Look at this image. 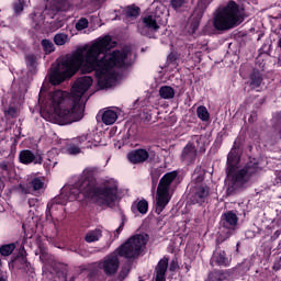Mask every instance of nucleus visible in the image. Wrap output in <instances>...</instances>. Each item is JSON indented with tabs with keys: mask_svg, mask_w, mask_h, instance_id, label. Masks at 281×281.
Segmentation results:
<instances>
[{
	"mask_svg": "<svg viewBox=\"0 0 281 281\" xmlns=\"http://www.w3.org/2000/svg\"><path fill=\"white\" fill-rule=\"evenodd\" d=\"M93 77L83 76L76 79L72 91L76 100L69 97L67 91L55 90L48 93L47 104L55 115L60 126L80 122L85 117V109L80 105V99L91 89Z\"/></svg>",
	"mask_w": 281,
	"mask_h": 281,
	"instance_id": "obj_1",
	"label": "nucleus"
},
{
	"mask_svg": "<svg viewBox=\"0 0 281 281\" xmlns=\"http://www.w3.org/2000/svg\"><path fill=\"white\" fill-rule=\"evenodd\" d=\"M240 145L234 142L231 151L227 155L226 161V178L228 181L226 188L227 196H234L236 192H240V190H245L247 184L258 172H260V164L256 158H252L244 164L241 167H236L240 164Z\"/></svg>",
	"mask_w": 281,
	"mask_h": 281,
	"instance_id": "obj_2",
	"label": "nucleus"
},
{
	"mask_svg": "<svg viewBox=\"0 0 281 281\" xmlns=\"http://www.w3.org/2000/svg\"><path fill=\"white\" fill-rule=\"evenodd\" d=\"M114 47H117V42L113 41L111 35H104L95 40L87 50L86 56L92 59L94 65H101L110 71L112 69H128L132 65L131 61H126L131 53L128 49H115L110 55H104L100 59L101 54H106V52H111Z\"/></svg>",
	"mask_w": 281,
	"mask_h": 281,
	"instance_id": "obj_3",
	"label": "nucleus"
},
{
	"mask_svg": "<svg viewBox=\"0 0 281 281\" xmlns=\"http://www.w3.org/2000/svg\"><path fill=\"white\" fill-rule=\"evenodd\" d=\"M146 245H148V235L146 234H136L130 237L124 244L100 261V269H102L106 278H113L120 271V258L137 260L142 256V251L146 249Z\"/></svg>",
	"mask_w": 281,
	"mask_h": 281,
	"instance_id": "obj_4",
	"label": "nucleus"
},
{
	"mask_svg": "<svg viewBox=\"0 0 281 281\" xmlns=\"http://www.w3.org/2000/svg\"><path fill=\"white\" fill-rule=\"evenodd\" d=\"M97 171L95 167L86 168L75 187L89 201H102L104 205H113L117 201V184L104 183L98 186Z\"/></svg>",
	"mask_w": 281,
	"mask_h": 281,
	"instance_id": "obj_5",
	"label": "nucleus"
},
{
	"mask_svg": "<svg viewBox=\"0 0 281 281\" xmlns=\"http://www.w3.org/2000/svg\"><path fill=\"white\" fill-rule=\"evenodd\" d=\"M243 14H240V7L236 1L229 0L223 8L217 9L213 18V26L218 32L234 30L237 25L243 23Z\"/></svg>",
	"mask_w": 281,
	"mask_h": 281,
	"instance_id": "obj_6",
	"label": "nucleus"
},
{
	"mask_svg": "<svg viewBox=\"0 0 281 281\" xmlns=\"http://www.w3.org/2000/svg\"><path fill=\"white\" fill-rule=\"evenodd\" d=\"M85 63V50L82 48L77 49L72 55L66 57L65 60L61 61L64 67V71H59L55 69L49 75V82L55 87L65 82L72 76H76L78 71H82V64Z\"/></svg>",
	"mask_w": 281,
	"mask_h": 281,
	"instance_id": "obj_7",
	"label": "nucleus"
},
{
	"mask_svg": "<svg viewBox=\"0 0 281 281\" xmlns=\"http://www.w3.org/2000/svg\"><path fill=\"white\" fill-rule=\"evenodd\" d=\"M94 63L95 61H93L92 58L83 55L81 74H91V71H95L99 89H111V87H113V80H115V75H113L111 70H106L102 65Z\"/></svg>",
	"mask_w": 281,
	"mask_h": 281,
	"instance_id": "obj_8",
	"label": "nucleus"
},
{
	"mask_svg": "<svg viewBox=\"0 0 281 281\" xmlns=\"http://www.w3.org/2000/svg\"><path fill=\"white\" fill-rule=\"evenodd\" d=\"M155 157H157V153L151 150L150 147L133 149L126 155L127 161L134 166L146 164V161L151 162L155 160Z\"/></svg>",
	"mask_w": 281,
	"mask_h": 281,
	"instance_id": "obj_9",
	"label": "nucleus"
},
{
	"mask_svg": "<svg viewBox=\"0 0 281 281\" xmlns=\"http://www.w3.org/2000/svg\"><path fill=\"white\" fill-rule=\"evenodd\" d=\"M159 27L155 15H146L143 18V24H138L137 30L142 36L153 38L155 32H159Z\"/></svg>",
	"mask_w": 281,
	"mask_h": 281,
	"instance_id": "obj_10",
	"label": "nucleus"
},
{
	"mask_svg": "<svg viewBox=\"0 0 281 281\" xmlns=\"http://www.w3.org/2000/svg\"><path fill=\"white\" fill-rule=\"evenodd\" d=\"M224 240L223 237H217L216 239V250L213 252L210 261L212 267H229L232 262L229 258H227V252L221 250V245Z\"/></svg>",
	"mask_w": 281,
	"mask_h": 281,
	"instance_id": "obj_11",
	"label": "nucleus"
},
{
	"mask_svg": "<svg viewBox=\"0 0 281 281\" xmlns=\"http://www.w3.org/2000/svg\"><path fill=\"white\" fill-rule=\"evenodd\" d=\"M19 161L24 166H30V164H34V166L43 165V155L34 154V151L30 149H23L19 154Z\"/></svg>",
	"mask_w": 281,
	"mask_h": 281,
	"instance_id": "obj_12",
	"label": "nucleus"
},
{
	"mask_svg": "<svg viewBox=\"0 0 281 281\" xmlns=\"http://www.w3.org/2000/svg\"><path fill=\"white\" fill-rule=\"evenodd\" d=\"M210 196V187L206 184L198 186L191 196L192 205H205Z\"/></svg>",
	"mask_w": 281,
	"mask_h": 281,
	"instance_id": "obj_13",
	"label": "nucleus"
},
{
	"mask_svg": "<svg viewBox=\"0 0 281 281\" xmlns=\"http://www.w3.org/2000/svg\"><path fill=\"white\" fill-rule=\"evenodd\" d=\"M196 155H199V151L194 143H188L182 149L180 159L181 161H186L187 166H191V164L196 161Z\"/></svg>",
	"mask_w": 281,
	"mask_h": 281,
	"instance_id": "obj_14",
	"label": "nucleus"
},
{
	"mask_svg": "<svg viewBox=\"0 0 281 281\" xmlns=\"http://www.w3.org/2000/svg\"><path fill=\"white\" fill-rule=\"evenodd\" d=\"M170 203V191L157 188L156 191V212L161 214L166 210V205Z\"/></svg>",
	"mask_w": 281,
	"mask_h": 281,
	"instance_id": "obj_15",
	"label": "nucleus"
},
{
	"mask_svg": "<svg viewBox=\"0 0 281 281\" xmlns=\"http://www.w3.org/2000/svg\"><path fill=\"white\" fill-rule=\"evenodd\" d=\"M45 188V182L41 178H33L27 186L20 184V189L23 194H31L32 192H38Z\"/></svg>",
	"mask_w": 281,
	"mask_h": 281,
	"instance_id": "obj_16",
	"label": "nucleus"
},
{
	"mask_svg": "<svg viewBox=\"0 0 281 281\" xmlns=\"http://www.w3.org/2000/svg\"><path fill=\"white\" fill-rule=\"evenodd\" d=\"M221 225L225 229H235L238 225V215L234 211H227L222 215Z\"/></svg>",
	"mask_w": 281,
	"mask_h": 281,
	"instance_id": "obj_17",
	"label": "nucleus"
},
{
	"mask_svg": "<svg viewBox=\"0 0 281 281\" xmlns=\"http://www.w3.org/2000/svg\"><path fill=\"white\" fill-rule=\"evenodd\" d=\"M170 259L168 257H164L160 259L155 268V281H166V273H168V262Z\"/></svg>",
	"mask_w": 281,
	"mask_h": 281,
	"instance_id": "obj_18",
	"label": "nucleus"
},
{
	"mask_svg": "<svg viewBox=\"0 0 281 281\" xmlns=\"http://www.w3.org/2000/svg\"><path fill=\"white\" fill-rule=\"evenodd\" d=\"M178 175L179 173L177 171H170L165 173L160 179L157 188L170 192V186H172V181L177 179Z\"/></svg>",
	"mask_w": 281,
	"mask_h": 281,
	"instance_id": "obj_19",
	"label": "nucleus"
},
{
	"mask_svg": "<svg viewBox=\"0 0 281 281\" xmlns=\"http://www.w3.org/2000/svg\"><path fill=\"white\" fill-rule=\"evenodd\" d=\"M228 273V280H238V278H243L245 273H247V269L245 268V263H238L236 267L226 270Z\"/></svg>",
	"mask_w": 281,
	"mask_h": 281,
	"instance_id": "obj_20",
	"label": "nucleus"
},
{
	"mask_svg": "<svg viewBox=\"0 0 281 281\" xmlns=\"http://www.w3.org/2000/svg\"><path fill=\"white\" fill-rule=\"evenodd\" d=\"M265 79L262 78V74H260V70H254L250 75H249V88L250 89H260L262 81Z\"/></svg>",
	"mask_w": 281,
	"mask_h": 281,
	"instance_id": "obj_21",
	"label": "nucleus"
},
{
	"mask_svg": "<svg viewBox=\"0 0 281 281\" xmlns=\"http://www.w3.org/2000/svg\"><path fill=\"white\" fill-rule=\"evenodd\" d=\"M133 270V262L131 261H125L122 266L121 269L115 278V281H124L128 278L131 274V271Z\"/></svg>",
	"mask_w": 281,
	"mask_h": 281,
	"instance_id": "obj_22",
	"label": "nucleus"
},
{
	"mask_svg": "<svg viewBox=\"0 0 281 281\" xmlns=\"http://www.w3.org/2000/svg\"><path fill=\"white\" fill-rule=\"evenodd\" d=\"M205 281H229V274L227 270H214L209 273Z\"/></svg>",
	"mask_w": 281,
	"mask_h": 281,
	"instance_id": "obj_23",
	"label": "nucleus"
},
{
	"mask_svg": "<svg viewBox=\"0 0 281 281\" xmlns=\"http://www.w3.org/2000/svg\"><path fill=\"white\" fill-rule=\"evenodd\" d=\"M101 120L105 126H111L117 122V112L113 110H105L101 115Z\"/></svg>",
	"mask_w": 281,
	"mask_h": 281,
	"instance_id": "obj_24",
	"label": "nucleus"
},
{
	"mask_svg": "<svg viewBox=\"0 0 281 281\" xmlns=\"http://www.w3.org/2000/svg\"><path fill=\"white\" fill-rule=\"evenodd\" d=\"M123 14L126 19H137L142 14V9L136 4H130L123 9Z\"/></svg>",
	"mask_w": 281,
	"mask_h": 281,
	"instance_id": "obj_25",
	"label": "nucleus"
},
{
	"mask_svg": "<svg viewBox=\"0 0 281 281\" xmlns=\"http://www.w3.org/2000/svg\"><path fill=\"white\" fill-rule=\"evenodd\" d=\"M132 212L135 214V212H138L139 214H148V201L146 200H139L136 204L134 203L132 205Z\"/></svg>",
	"mask_w": 281,
	"mask_h": 281,
	"instance_id": "obj_26",
	"label": "nucleus"
},
{
	"mask_svg": "<svg viewBox=\"0 0 281 281\" xmlns=\"http://www.w3.org/2000/svg\"><path fill=\"white\" fill-rule=\"evenodd\" d=\"M159 95L162 100H172V98H175V88L170 86H162L159 89Z\"/></svg>",
	"mask_w": 281,
	"mask_h": 281,
	"instance_id": "obj_27",
	"label": "nucleus"
},
{
	"mask_svg": "<svg viewBox=\"0 0 281 281\" xmlns=\"http://www.w3.org/2000/svg\"><path fill=\"white\" fill-rule=\"evenodd\" d=\"M102 238V231L97 228L94 231H90L86 234L85 240L86 243H98Z\"/></svg>",
	"mask_w": 281,
	"mask_h": 281,
	"instance_id": "obj_28",
	"label": "nucleus"
},
{
	"mask_svg": "<svg viewBox=\"0 0 281 281\" xmlns=\"http://www.w3.org/2000/svg\"><path fill=\"white\" fill-rule=\"evenodd\" d=\"M31 19H32V27L34 30H41V26L43 25V23L45 22V18L43 16V14H32L31 15Z\"/></svg>",
	"mask_w": 281,
	"mask_h": 281,
	"instance_id": "obj_29",
	"label": "nucleus"
},
{
	"mask_svg": "<svg viewBox=\"0 0 281 281\" xmlns=\"http://www.w3.org/2000/svg\"><path fill=\"white\" fill-rule=\"evenodd\" d=\"M41 45L43 47V52L46 55L53 54V52H56V46L54 45V42H52L50 40H42Z\"/></svg>",
	"mask_w": 281,
	"mask_h": 281,
	"instance_id": "obj_30",
	"label": "nucleus"
},
{
	"mask_svg": "<svg viewBox=\"0 0 281 281\" xmlns=\"http://www.w3.org/2000/svg\"><path fill=\"white\" fill-rule=\"evenodd\" d=\"M196 115H198L199 120H201L202 122L210 121V112L207 111V108H205L204 105L198 106Z\"/></svg>",
	"mask_w": 281,
	"mask_h": 281,
	"instance_id": "obj_31",
	"label": "nucleus"
},
{
	"mask_svg": "<svg viewBox=\"0 0 281 281\" xmlns=\"http://www.w3.org/2000/svg\"><path fill=\"white\" fill-rule=\"evenodd\" d=\"M16 249V244H4L0 247L1 256H12V252Z\"/></svg>",
	"mask_w": 281,
	"mask_h": 281,
	"instance_id": "obj_32",
	"label": "nucleus"
},
{
	"mask_svg": "<svg viewBox=\"0 0 281 281\" xmlns=\"http://www.w3.org/2000/svg\"><path fill=\"white\" fill-rule=\"evenodd\" d=\"M69 36L65 33H57L55 36H54V43L55 45L57 46H63L67 43Z\"/></svg>",
	"mask_w": 281,
	"mask_h": 281,
	"instance_id": "obj_33",
	"label": "nucleus"
},
{
	"mask_svg": "<svg viewBox=\"0 0 281 281\" xmlns=\"http://www.w3.org/2000/svg\"><path fill=\"white\" fill-rule=\"evenodd\" d=\"M88 137L87 135L78 136L77 138H74L75 144H78L80 148H91V144L87 142Z\"/></svg>",
	"mask_w": 281,
	"mask_h": 281,
	"instance_id": "obj_34",
	"label": "nucleus"
},
{
	"mask_svg": "<svg viewBox=\"0 0 281 281\" xmlns=\"http://www.w3.org/2000/svg\"><path fill=\"white\" fill-rule=\"evenodd\" d=\"M77 32H82V30H87L89 27V20L87 18H80L75 24Z\"/></svg>",
	"mask_w": 281,
	"mask_h": 281,
	"instance_id": "obj_35",
	"label": "nucleus"
},
{
	"mask_svg": "<svg viewBox=\"0 0 281 281\" xmlns=\"http://www.w3.org/2000/svg\"><path fill=\"white\" fill-rule=\"evenodd\" d=\"M186 3V0H171L170 1V5L173 10H179L181 8H183Z\"/></svg>",
	"mask_w": 281,
	"mask_h": 281,
	"instance_id": "obj_36",
	"label": "nucleus"
},
{
	"mask_svg": "<svg viewBox=\"0 0 281 281\" xmlns=\"http://www.w3.org/2000/svg\"><path fill=\"white\" fill-rule=\"evenodd\" d=\"M26 66L32 67V69H34L36 67V56L27 55L26 56Z\"/></svg>",
	"mask_w": 281,
	"mask_h": 281,
	"instance_id": "obj_37",
	"label": "nucleus"
},
{
	"mask_svg": "<svg viewBox=\"0 0 281 281\" xmlns=\"http://www.w3.org/2000/svg\"><path fill=\"white\" fill-rule=\"evenodd\" d=\"M177 60H179V57L177 56L176 53H170L167 57L168 65H176Z\"/></svg>",
	"mask_w": 281,
	"mask_h": 281,
	"instance_id": "obj_38",
	"label": "nucleus"
},
{
	"mask_svg": "<svg viewBox=\"0 0 281 281\" xmlns=\"http://www.w3.org/2000/svg\"><path fill=\"white\" fill-rule=\"evenodd\" d=\"M0 170H2L3 172H10V170H12V166L10 165L9 161H1L0 162Z\"/></svg>",
	"mask_w": 281,
	"mask_h": 281,
	"instance_id": "obj_39",
	"label": "nucleus"
},
{
	"mask_svg": "<svg viewBox=\"0 0 281 281\" xmlns=\"http://www.w3.org/2000/svg\"><path fill=\"white\" fill-rule=\"evenodd\" d=\"M68 153H69V155H79V153H80V146L79 145H70L69 147H68Z\"/></svg>",
	"mask_w": 281,
	"mask_h": 281,
	"instance_id": "obj_40",
	"label": "nucleus"
},
{
	"mask_svg": "<svg viewBox=\"0 0 281 281\" xmlns=\"http://www.w3.org/2000/svg\"><path fill=\"white\" fill-rule=\"evenodd\" d=\"M177 269H179V259L175 257L170 262L169 271H177Z\"/></svg>",
	"mask_w": 281,
	"mask_h": 281,
	"instance_id": "obj_41",
	"label": "nucleus"
},
{
	"mask_svg": "<svg viewBox=\"0 0 281 281\" xmlns=\"http://www.w3.org/2000/svg\"><path fill=\"white\" fill-rule=\"evenodd\" d=\"M52 207H54V203H48L46 206V221L52 218Z\"/></svg>",
	"mask_w": 281,
	"mask_h": 281,
	"instance_id": "obj_42",
	"label": "nucleus"
},
{
	"mask_svg": "<svg viewBox=\"0 0 281 281\" xmlns=\"http://www.w3.org/2000/svg\"><path fill=\"white\" fill-rule=\"evenodd\" d=\"M124 231V222L114 231V238H120V234Z\"/></svg>",
	"mask_w": 281,
	"mask_h": 281,
	"instance_id": "obj_43",
	"label": "nucleus"
},
{
	"mask_svg": "<svg viewBox=\"0 0 281 281\" xmlns=\"http://www.w3.org/2000/svg\"><path fill=\"white\" fill-rule=\"evenodd\" d=\"M14 12L16 14H21V12H23V2H16L14 4Z\"/></svg>",
	"mask_w": 281,
	"mask_h": 281,
	"instance_id": "obj_44",
	"label": "nucleus"
},
{
	"mask_svg": "<svg viewBox=\"0 0 281 281\" xmlns=\"http://www.w3.org/2000/svg\"><path fill=\"white\" fill-rule=\"evenodd\" d=\"M256 120H258V113L257 112H251V114L248 117L249 124H254V122H256Z\"/></svg>",
	"mask_w": 281,
	"mask_h": 281,
	"instance_id": "obj_45",
	"label": "nucleus"
},
{
	"mask_svg": "<svg viewBox=\"0 0 281 281\" xmlns=\"http://www.w3.org/2000/svg\"><path fill=\"white\" fill-rule=\"evenodd\" d=\"M198 8H199L200 10H205V8H207V4L205 3V0H200V1L198 2Z\"/></svg>",
	"mask_w": 281,
	"mask_h": 281,
	"instance_id": "obj_46",
	"label": "nucleus"
},
{
	"mask_svg": "<svg viewBox=\"0 0 281 281\" xmlns=\"http://www.w3.org/2000/svg\"><path fill=\"white\" fill-rule=\"evenodd\" d=\"M37 202H38V199H36V198H30V199H29V205H30V207H34V205H36Z\"/></svg>",
	"mask_w": 281,
	"mask_h": 281,
	"instance_id": "obj_47",
	"label": "nucleus"
},
{
	"mask_svg": "<svg viewBox=\"0 0 281 281\" xmlns=\"http://www.w3.org/2000/svg\"><path fill=\"white\" fill-rule=\"evenodd\" d=\"M191 30H192V34H194V32H196V30H199V22H196V21L192 22Z\"/></svg>",
	"mask_w": 281,
	"mask_h": 281,
	"instance_id": "obj_48",
	"label": "nucleus"
},
{
	"mask_svg": "<svg viewBox=\"0 0 281 281\" xmlns=\"http://www.w3.org/2000/svg\"><path fill=\"white\" fill-rule=\"evenodd\" d=\"M20 256H21V258H22V262H23L24 265H27V257H25V255H23V252H20Z\"/></svg>",
	"mask_w": 281,
	"mask_h": 281,
	"instance_id": "obj_49",
	"label": "nucleus"
},
{
	"mask_svg": "<svg viewBox=\"0 0 281 281\" xmlns=\"http://www.w3.org/2000/svg\"><path fill=\"white\" fill-rule=\"evenodd\" d=\"M3 192V181L0 178V194Z\"/></svg>",
	"mask_w": 281,
	"mask_h": 281,
	"instance_id": "obj_50",
	"label": "nucleus"
},
{
	"mask_svg": "<svg viewBox=\"0 0 281 281\" xmlns=\"http://www.w3.org/2000/svg\"><path fill=\"white\" fill-rule=\"evenodd\" d=\"M88 278H89V281H95V277H93L92 274H89Z\"/></svg>",
	"mask_w": 281,
	"mask_h": 281,
	"instance_id": "obj_51",
	"label": "nucleus"
},
{
	"mask_svg": "<svg viewBox=\"0 0 281 281\" xmlns=\"http://www.w3.org/2000/svg\"><path fill=\"white\" fill-rule=\"evenodd\" d=\"M54 203H56L57 205H60L63 202L60 200H54Z\"/></svg>",
	"mask_w": 281,
	"mask_h": 281,
	"instance_id": "obj_52",
	"label": "nucleus"
},
{
	"mask_svg": "<svg viewBox=\"0 0 281 281\" xmlns=\"http://www.w3.org/2000/svg\"><path fill=\"white\" fill-rule=\"evenodd\" d=\"M63 278L65 281H67V273H63Z\"/></svg>",
	"mask_w": 281,
	"mask_h": 281,
	"instance_id": "obj_53",
	"label": "nucleus"
},
{
	"mask_svg": "<svg viewBox=\"0 0 281 281\" xmlns=\"http://www.w3.org/2000/svg\"><path fill=\"white\" fill-rule=\"evenodd\" d=\"M0 281H8V280H5V278H3V276H0Z\"/></svg>",
	"mask_w": 281,
	"mask_h": 281,
	"instance_id": "obj_54",
	"label": "nucleus"
},
{
	"mask_svg": "<svg viewBox=\"0 0 281 281\" xmlns=\"http://www.w3.org/2000/svg\"><path fill=\"white\" fill-rule=\"evenodd\" d=\"M274 234H276L277 236H280V231H277Z\"/></svg>",
	"mask_w": 281,
	"mask_h": 281,
	"instance_id": "obj_55",
	"label": "nucleus"
},
{
	"mask_svg": "<svg viewBox=\"0 0 281 281\" xmlns=\"http://www.w3.org/2000/svg\"><path fill=\"white\" fill-rule=\"evenodd\" d=\"M75 280H76V278H74V277L70 278V281H75Z\"/></svg>",
	"mask_w": 281,
	"mask_h": 281,
	"instance_id": "obj_56",
	"label": "nucleus"
},
{
	"mask_svg": "<svg viewBox=\"0 0 281 281\" xmlns=\"http://www.w3.org/2000/svg\"><path fill=\"white\" fill-rule=\"evenodd\" d=\"M44 166H47V162H45Z\"/></svg>",
	"mask_w": 281,
	"mask_h": 281,
	"instance_id": "obj_57",
	"label": "nucleus"
}]
</instances>
